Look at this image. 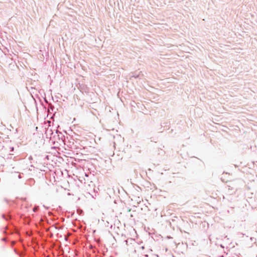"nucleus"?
I'll use <instances>...</instances> for the list:
<instances>
[{"instance_id": "nucleus-1", "label": "nucleus", "mask_w": 257, "mask_h": 257, "mask_svg": "<svg viewBox=\"0 0 257 257\" xmlns=\"http://www.w3.org/2000/svg\"><path fill=\"white\" fill-rule=\"evenodd\" d=\"M36 210H37L36 208H34V211H36Z\"/></svg>"}]
</instances>
